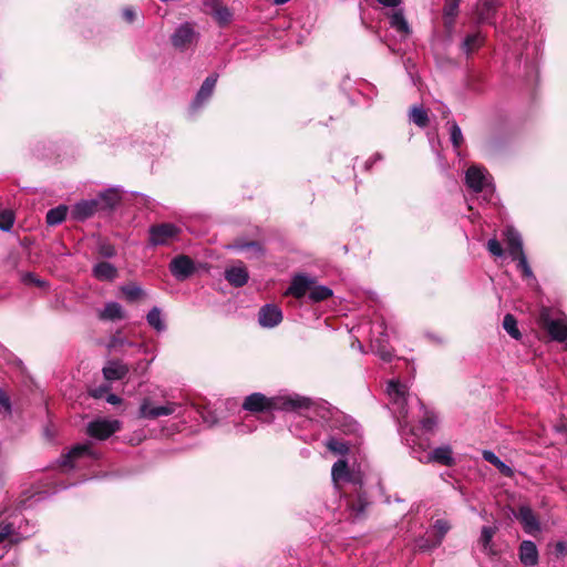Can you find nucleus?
I'll list each match as a JSON object with an SVG mask.
<instances>
[{"label": "nucleus", "instance_id": "nucleus-1", "mask_svg": "<svg viewBox=\"0 0 567 567\" xmlns=\"http://www.w3.org/2000/svg\"><path fill=\"white\" fill-rule=\"evenodd\" d=\"M538 323L553 340L567 346V318L565 315L551 308L543 307L539 311Z\"/></svg>", "mask_w": 567, "mask_h": 567}, {"label": "nucleus", "instance_id": "nucleus-2", "mask_svg": "<svg viewBox=\"0 0 567 567\" xmlns=\"http://www.w3.org/2000/svg\"><path fill=\"white\" fill-rule=\"evenodd\" d=\"M148 233L150 245L164 246L175 240L178 237L181 229L174 224L164 223L151 226Z\"/></svg>", "mask_w": 567, "mask_h": 567}, {"label": "nucleus", "instance_id": "nucleus-3", "mask_svg": "<svg viewBox=\"0 0 567 567\" xmlns=\"http://www.w3.org/2000/svg\"><path fill=\"white\" fill-rule=\"evenodd\" d=\"M386 392L392 404L395 406V412L399 414V417L405 419L408 415L406 403L409 396L406 385L399 381H390Z\"/></svg>", "mask_w": 567, "mask_h": 567}, {"label": "nucleus", "instance_id": "nucleus-4", "mask_svg": "<svg viewBox=\"0 0 567 567\" xmlns=\"http://www.w3.org/2000/svg\"><path fill=\"white\" fill-rule=\"evenodd\" d=\"M121 429L117 420L97 419L89 423L87 434L97 440H105Z\"/></svg>", "mask_w": 567, "mask_h": 567}, {"label": "nucleus", "instance_id": "nucleus-5", "mask_svg": "<svg viewBox=\"0 0 567 567\" xmlns=\"http://www.w3.org/2000/svg\"><path fill=\"white\" fill-rule=\"evenodd\" d=\"M197 39L198 33L189 22L181 24L171 37L173 45L179 50H185L195 44Z\"/></svg>", "mask_w": 567, "mask_h": 567}, {"label": "nucleus", "instance_id": "nucleus-6", "mask_svg": "<svg viewBox=\"0 0 567 567\" xmlns=\"http://www.w3.org/2000/svg\"><path fill=\"white\" fill-rule=\"evenodd\" d=\"M177 403L168 402L162 406H152L151 401L145 399L138 410L140 417L154 420L161 416H167L175 413Z\"/></svg>", "mask_w": 567, "mask_h": 567}, {"label": "nucleus", "instance_id": "nucleus-7", "mask_svg": "<svg viewBox=\"0 0 567 567\" xmlns=\"http://www.w3.org/2000/svg\"><path fill=\"white\" fill-rule=\"evenodd\" d=\"M465 182L468 188L480 193L488 185V174L484 168L473 165L466 171Z\"/></svg>", "mask_w": 567, "mask_h": 567}, {"label": "nucleus", "instance_id": "nucleus-8", "mask_svg": "<svg viewBox=\"0 0 567 567\" xmlns=\"http://www.w3.org/2000/svg\"><path fill=\"white\" fill-rule=\"evenodd\" d=\"M169 270L176 279L184 280L194 272L195 266L188 256L181 255L171 261Z\"/></svg>", "mask_w": 567, "mask_h": 567}, {"label": "nucleus", "instance_id": "nucleus-9", "mask_svg": "<svg viewBox=\"0 0 567 567\" xmlns=\"http://www.w3.org/2000/svg\"><path fill=\"white\" fill-rule=\"evenodd\" d=\"M419 460L423 463L435 462L445 466H451L454 463L452 449L449 445L436 447L424 456H419Z\"/></svg>", "mask_w": 567, "mask_h": 567}, {"label": "nucleus", "instance_id": "nucleus-10", "mask_svg": "<svg viewBox=\"0 0 567 567\" xmlns=\"http://www.w3.org/2000/svg\"><path fill=\"white\" fill-rule=\"evenodd\" d=\"M99 199H87L79 202L73 206L71 210L72 218L75 220H85L93 216L99 210Z\"/></svg>", "mask_w": 567, "mask_h": 567}, {"label": "nucleus", "instance_id": "nucleus-11", "mask_svg": "<svg viewBox=\"0 0 567 567\" xmlns=\"http://www.w3.org/2000/svg\"><path fill=\"white\" fill-rule=\"evenodd\" d=\"M315 284V280L305 275H296L289 288L286 291V295H291L295 298H302L310 292L311 286Z\"/></svg>", "mask_w": 567, "mask_h": 567}, {"label": "nucleus", "instance_id": "nucleus-12", "mask_svg": "<svg viewBox=\"0 0 567 567\" xmlns=\"http://www.w3.org/2000/svg\"><path fill=\"white\" fill-rule=\"evenodd\" d=\"M259 323L265 328H274L282 320L281 310L275 305H265L259 311Z\"/></svg>", "mask_w": 567, "mask_h": 567}, {"label": "nucleus", "instance_id": "nucleus-13", "mask_svg": "<svg viewBox=\"0 0 567 567\" xmlns=\"http://www.w3.org/2000/svg\"><path fill=\"white\" fill-rule=\"evenodd\" d=\"M274 402L261 393H252L248 395L243 408L250 412H261L272 409Z\"/></svg>", "mask_w": 567, "mask_h": 567}, {"label": "nucleus", "instance_id": "nucleus-14", "mask_svg": "<svg viewBox=\"0 0 567 567\" xmlns=\"http://www.w3.org/2000/svg\"><path fill=\"white\" fill-rule=\"evenodd\" d=\"M504 236L507 244L508 254L513 259H516L520 254H525L523 250V240L520 234L513 227H507L504 231Z\"/></svg>", "mask_w": 567, "mask_h": 567}, {"label": "nucleus", "instance_id": "nucleus-15", "mask_svg": "<svg viewBox=\"0 0 567 567\" xmlns=\"http://www.w3.org/2000/svg\"><path fill=\"white\" fill-rule=\"evenodd\" d=\"M501 0H478L476 4V14L480 22L493 23V18Z\"/></svg>", "mask_w": 567, "mask_h": 567}, {"label": "nucleus", "instance_id": "nucleus-16", "mask_svg": "<svg viewBox=\"0 0 567 567\" xmlns=\"http://www.w3.org/2000/svg\"><path fill=\"white\" fill-rule=\"evenodd\" d=\"M128 371V365L118 360L109 361L107 364L102 370L103 377L107 381L121 380L126 377Z\"/></svg>", "mask_w": 567, "mask_h": 567}, {"label": "nucleus", "instance_id": "nucleus-17", "mask_svg": "<svg viewBox=\"0 0 567 567\" xmlns=\"http://www.w3.org/2000/svg\"><path fill=\"white\" fill-rule=\"evenodd\" d=\"M217 82V74L209 75L202 84L199 91L196 94L195 100L192 103L193 109H198L205 103L213 94Z\"/></svg>", "mask_w": 567, "mask_h": 567}, {"label": "nucleus", "instance_id": "nucleus-18", "mask_svg": "<svg viewBox=\"0 0 567 567\" xmlns=\"http://www.w3.org/2000/svg\"><path fill=\"white\" fill-rule=\"evenodd\" d=\"M225 278L231 286L243 287L247 284L249 276L247 269L239 265L227 268L225 270Z\"/></svg>", "mask_w": 567, "mask_h": 567}, {"label": "nucleus", "instance_id": "nucleus-19", "mask_svg": "<svg viewBox=\"0 0 567 567\" xmlns=\"http://www.w3.org/2000/svg\"><path fill=\"white\" fill-rule=\"evenodd\" d=\"M519 559L525 566H535L538 563V550L532 540H524L519 546Z\"/></svg>", "mask_w": 567, "mask_h": 567}, {"label": "nucleus", "instance_id": "nucleus-20", "mask_svg": "<svg viewBox=\"0 0 567 567\" xmlns=\"http://www.w3.org/2000/svg\"><path fill=\"white\" fill-rule=\"evenodd\" d=\"M517 518L523 524L526 533H534L539 530V523L533 511L528 506H520L518 509Z\"/></svg>", "mask_w": 567, "mask_h": 567}, {"label": "nucleus", "instance_id": "nucleus-21", "mask_svg": "<svg viewBox=\"0 0 567 567\" xmlns=\"http://www.w3.org/2000/svg\"><path fill=\"white\" fill-rule=\"evenodd\" d=\"M93 276L101 281H113L117 277V269L107 261L97 262L92 269Z\"/></svg>", "mask_w": 567, "mask_h": 567}, {"label": "nucleus", "instance_id": "nucleus-22", "mask_svg": "<svg viewBox=\"0 0 567 567\" xmlns=\"http://www.w3.org/2000/svg\"><path fill=\"white\" fill-rule=\"evenodd\" d=\"M371 349L375 352L383 361H391L393 358L392 348L389 346L388 339L381 333V337L371 339Z\"/></svg>", "mask_w": 567, "mask_h": 567}, {"label": "nucleus", "instance_id": "nucleus-23", "mask_svg": "<svg viewBox=\"0 0 567 567\" xmlns=\"http://www.w3.org/2000/svg\"><path fill=\"white\" fill-rule=\"evenodd\" d=\"M90 446L91 445L89 443L75 445L65 455L62 456L61 465L73 467V462L75 460H78L81 456L91 454Z\"/></svg>", "mask_w": 567, "mask_h": 567}, {"label": "nucleus", "instance_id": "nucleus-24", "mask_svg": "<svg viewBox=\"0 0 567 567\" xmlns=\"http://www.w3.org/2000/svg\"><path fill=\"white\" fill-rule=\"evenodd\" d=\"M206 4L212 7V14L220 25L230 22L233 14L227 7L219 4L217 0H209Z\"/></svg>", "mask_w": 567, "mask_h": 567}, {"label": "nucleus", "instance_id": "nucleus-25", "mask_svg": "<svg viewBox=\"0 0 567 567\" xmlns=\"http://www.w3.org/2000/svg\"><path fill=\"white\" fill-rule=\"evenodd\" d=\"M310 405H311L310 399H308L306 396L297 395V394L284 398L282 403H281V406L285 410H290V411L309 409Z\"/></svg>", "mask_w": 567, "mask_h": 567}, {"label": "nucleus", "instance_id": "nucleus-26", "mask_svg": "<svg viewBox=\"0 0 567 567\" xmlns=\"http://www.w3.org/2000/svg\"><path fill=\"white\" fill-rule=\"evenodd\" d=\"M390 27L396 30L402 35H408L410 34L411 31L409 23L404 18L403 11L401 9L396 10L390 16Z\"/></svg>", "mask_w": 567, "mask_h": 567}, {"label": "nucleus", "instance_id": "nucleus-27", "mask_svg": "<svg viewBox=\"0 0 567 567\" xmlns=\"http://www.w3.org/2000/svg\"><path fill=\"white\" fill-rule=\"evenodd\" d=\"M497 532L495 526H483L481 529L480 544L485 553H493V537Z\"/></svg>", "mask_w": 567, "mask_h": 567}, {"label": "nucleus", "instance_id": "nucleus-28", "mask_svg": "<svg viewBox=\"0 0 567 567\" xmlns=\"http://www.w3.org/2000/svg\"><path fill=\"white\" fill-rule=\"evenodd\" d=\"M102 320H120L123 318L122 306L117 302H107L104 309L100 312Z\"/></svg>", "mask_w": 567, "mask_h": 567}, {"label": "nucleus", "instance_id": "nucleus-29", "mask_svg": "<svg viewBox=\"0 0 567 567\" xmlns=\"http://www.w3.org/2000/svg\"><path fill=\"white\" fill-rule=\"evenodd\" d=\"M483 458L486 462L493 464L505 476H512L513 470L503 461H501L494 452L487 450L483 451Z\"/></svg>", "mask_w": 567, "mask_h": 567}, {"label": "nucleus", "instance_id": "nucleus-30", "mask_svg": "<svg viewBox=\"0 0 567 567\" xmlns=\"http://www.w3.org/2000/svg\"><path fill=\"white\" fill-rule=\"evenodd\" d=\"M332 481L337 484L340 481H350L348 463L344 460L337 461L331 471Z\"/></svg>", "mask_w": 567, "mask_h": 567}, {"label": "nucleus", "instance_id": "nucleus-31", "mask_svg": "<svg viewBox=\"0 0 567 567\" xmlns=\"http://www.w3.org/2000/svg\"><path fill=\"white\" fill-rule=\"evenodd\" d=\"M369 505V502L364 494H358L355 501H349L348 506L352 512L354 518H360L364 515V512Z\"/></svg>", "mask_w": 567, "mask_h": 567}, {"label": "nucleus", "instance_id": "nucleus-32", "mask_svg": "<svg viewBox=\"0 0 567 567\" xmlns=\"http://www.w3.org/2000/svg\"><path fill=\"white\" fill-rule=\"evenodd\" d=\"M484 42V38L482 37V34L480 32H476V33H473V34H468L463 43H462V48L464 50V52L466 54H470L472 52H474L475 50H477Z\"/></svg>", "mask_w": 567, "mask_h": 567}, {"label": "nucleus", "instance_id": "nucleus-33", "mask_svg": "<svg viewBox=\"0 0 567 567\" xmlns=\"http://www.w3.org/2000/svg\"><path fill=\"white\" fill-rule=\"evenodd\" d=\"M66 214L68 207L64 205L52 208L47 213V223L51 226L59 225L65 219Z\"/></svg>", "mask_w": 567, "mask_h": 567}, {"label": "nucleus", "instance_id": "nucleus-34", "mask_svg": "<svg viewBox=\"0 0 567 567\" xmlns=\"http://www.w3.org/2000/svg\"><path fill=\"white\" fill-rule=\"evenodd\" d=\"M332 296V290L326 286H316L315 284L311 286L309 292V299L312 302H320L327 300Z\"/></svg>", "mask_w": 567, "mask_h": 567}, {"label": "nucleus", "instance_id": "nucleus-35", "mask_svg": "<svg viewBox=\"0 0 567 567\" xmlns=\"http://www.w3.org/2000/svg\"><path fill=\"white\" fill-rule=\"evenodd\" d=\"M410 120L419 127H425L429 124L427 112L422 106H413L410 111Z\"/></svg>", "mask_w": 567, "mask_h": 567}, {"label": "nucleus", "instance_id": "nucleus-36", "mask_svg": "<svg viewBox=\"0 0 567 567\" xmlns=\"http://www.w3.org/2000/svg\"><path fill=\"white\" fill-rule=\"evenodd\" d=\"M146 320L151 327H153L157 331L165 330V323L162 319V312L161 309L157 307L152 308L147 316Z\"/></svg>", "mask_w": 567, "mask_h": 567}, {"label": "nucleus", "instance_id": "nucleus-37", "mask_svg": "<svg viewBox=\"0 0 567 567\" xmlns=\"http://www.w3.org/2000/svg\"><path fill=\"white\" fill-rule=\"evenodd\" d=\"M451 525L445 519H436L433 524V530L435 532V540L434 546H440L442 544L443 538L450 530Z\"/></svg>", "mask_w": 567, "mask_h": 567}, {"label": "nucleus", "instance_id": "nucleus-38", "mask_svg": "<svg viewBox=\"0 0 567 567\" xmlns=\"http://www.w3.org/2000/svg\"><path fill=\"white\" fill-rule=\"evenodd\" d=\"M503 327L511 337L516 340L520 339L522 334L517 328V321L513 315L507 313L504 317Z\"/></svg>", "mask_w": 567, "mask_h": 567}, {"label": "nucleus", "instance_id": "nucleus-39", "mask_svg": "<svg viewBox=\"0 0 567 567\" xmlns=\"http://www.w3.org/2000/svg\"><path fill=\"white\" fill-rule=\"evenodd\" d=\"M326 446L329 451L338 455H346L349 452V446L344 441L330 437L326 442Z\"/></svg>", "mask_w": 567, "mask_h": 567}, {"label": "nucleus", "instance_id": "nucleus-40", "mask_svg": "<svg viewBox=\"0 0 567 567\" xmlns=\"http://www.w3.org/2000/svg\"><path fill=\"white\" fill-rule=\"evenodd\" d=\"M99 200L103 202L105 208H113L120 202V196L114 189H107L100 194Z\"/></svg>", "mask_w": 567, "mask_h": 567}, {"label": "nucleus", "instance_id": "nucleus-41", "mask_svg": "<svg viewBox=\"0 0 567 567\" xmlns=\"http://www.w3.org/2000/svg\"><path fill=\"white\" fill-rule=\"evenodd\" d=\"M234 248H237L239 250H249L251 252V257L259 258L264 255V249L261 245L257 241H249V243H237L234 245Z\"/></svg>", "mask_w": 567, "mask_h": 567}, {"label": "nucleus", "instance_id": "nucleus-42", "mask_svg": "<svg viewBox=\"0 0 567 567\" xmlns=\"http://www.w3.org/2000/svg\"><path fill=\"white\" fill-rule=\"evenodd\" d=\"M121 290L128 301H135L144 293L143 289L135 284L125 285L121 288Z\"/></svg>", "mask_w": 567, "mask_h": 567}, {"label": "nucleus", "instance_id": "nucleus-43", "mask_svg": "<svg viewBox=\"0 0 567 567\" xmlns=\"http://www.w3.org/2000/svg\"><path fill=\"white\" fill-rule=\"evenodd\" d=\"M460 2H461V0H446L445 1L444 8H443V13L446 19L447 18L451 19L450 24L453 23L455 17L457 16Z\"/></svg>", "mask_w": 567, "mask_h": 567}, {"label": "nucleus", "instance_id": "nucleus-44", "mask_svg": "<svg viewBox=\"0 0 567 567\" xmlns=\"http://www.w3.org/2000/svg\"><path fill=\"white\" fill-rule=\"evenodd\" d=\"M515 260H517V267L522 271L523 277L534 279V274L528 265L526 255L520 254Z\"/></svg>", "mask_w": 567, "mask_h": 567}, {"label": "nucleus", "instance_id": "nucleus-45", "mask_svg": "<svg viewBox=\"0 0 567 567\" xmlns=\"http://www.w3.org/2000/svg\"><path fill=\"white\" fill-rule=\"evenodd\" d=\"M14 223V216L11 210L0 212V229L8 231L12 228Z\"/></svg>", "mask_w": 567, "mask_h": 567}, {"label": "nucleus", "instance_id": "nucleus-46", "mask_svg": "<svg viewBox=\"0 0 567 567\" xmlns=\"http://www.w3.org/2000/svg\"><path fill=\"white\" fill-rule=\"evenodd\" d=\"M451 142L455 148H458L463 143V134L460 126L453 122L450 128Z\"/></svg>", "mask_w": 567, "mask_h": 567}, {"label": "nucleus", "instance_id": "nucleus-47", "mask_svg": "<svg viewBox=\"0 0 567 567\" xmlns=\"http://www.w3.org/2000/svg\"><path fill=\"white\" fill-rule=\"evenodd\" d=\"M486 247L487 250L495 257H502L504 254L501 243L495 238L489 239Z\"/></svg>", "mask_w": 567, "mask_h": 567}, {"label": "nucleus", "instance_id": "nucleus-48", "mask_svg": "<svg viewBox=\"0 0 567 567\" xmlns=\"http://www.w3.org/2000/svg\"><path fill=\"white\" fill-rule=\"evenodd\" d=\"M422 427L426 431H432L436 425V416L434 414H425L421 421Z\"/></svg>", "mask_w": 567, "mask_h": 567}, {"label": "nucleus", "instance_id": "nucleus-49", "mask_svg": "<svg viewBox=\"0 0 567 567\" xmlns=\"http://www.w3.org/2000/svg\"><path fill=\"white\" fill-rule=\"evenodd\" d=\"M415 546L420 549V550H429V549H432V548H435L436 546H434V540L431 542L429 538L422 536L420 538L416 539L415 542Z\"/></svg>", "mask_w": 567, "mask_h": 567}, {"label": "nucleus", "instance_id": "nucleus-50", "mask_svg": "<svg viewBox=\"0 0 567 567\" xmlns=\"http://www.w3.org/2000/svg\"><path fill=\"white\" fill-rule=\"evenodd\" d=\"M12 535V525L11 524H0V544L3 543L7 538Z\"/></svg>", "mask_w": 567, "mask_h": 567}, {"label": "nucleus", "instance_id": "nucleus-51", "mask_svg": "<svg viewBox=\"0 0 567 567\" xmlns=\"http://www.w3.org/2000/svg\"><path fill=\"white\" fill-rule=\"evenodd\" d=\"M0 410L8 413L11 411L10 400L2 389H0Z\"/></svg>", "mask_w": 567, "mask_h": 567}, {"label": "nucleus", "instance_id": "nucleus-52", "mask_svg": "<svg viewBox=\"0 0 567 567\" xmlns=\"http://www.w3.org/2000/svg\"><path fill=\"white\" fill-rule=\"evenodd\" d=\"M110 389L109 385H105V386H100L97 389H94L91 391V395L95 399H101L104 394V392H107Z\"/></svg>", "mask_w": 567, "mask_h": 567}, {"label": "nucleus", "instance_id": "nucleus-53", "mask_svg": "<svg viewBox=\"0 0 567 567\" xmlns=\"http://www.w3.org/2000/svg\"><path fill=\"white\" fill-rule=\"evenodd\" d=\"M122 14L127 22H133L135 19V11L131 8H125Z\"/></svg>", "mask_w": 567, "mask_h": 567}, {"label": "nucleus", "instance_id": "nucleus-54", "mask_svg": "<svg viewBox=\"0 0 567 567\" xmlns=\"http://www.w3.org/2000/svg\"><path fill=\"white\" fill-rule=\"evenodd\" d=\"M380 4L390 8H396L401 4V0H377Z\"/></svg>", "mask_w": 567, "mask_h": 567}, {"label": "nucleus", "instance_id": "nucleus-55", "mask_svg": "<svg viewBox=\"0 0 567 567\" xmlns=\"http://www.w3.org/2000/svg\"><path fill=\"white\" fill-rule=\"evenodd\" d=\"M101 254H102L104 257L110 258V257H113V256L115 255V249H114V247H112V246H110V245H109V246H103V247L101 248Z\"/></svg>", "mask_w": 567, "mask_h": 567}, {"label": "nucleus", "instance_id": "nucleus-56", "mask_svg": "<svg viewBox=\"0 0 567 567\" xmlns=\"http://www.w3.org/2000/svg\"><path fill=\"white\" fill-rule=\"evenodd\" d=\"M106 402L113 405L120 404L122 402V399L113 393L107 394Z\"/></svg>", "mask_w": 567, "mask_h": 567}, {"label": "nucleus", "instance_id": "nucleus-57", "mask_svg": "<svg viewBox=\"0 0 567 567\" xmlns=\"http://www.w3.org/2000/svg\"><path fill=\"white\" fill-rule=\"evenodd\" d=\"M557 550L560 551V553H564L566 550V546L564 543H558L557 544Z\"/></svg>", "mask_w": 567, "mask_h": 567}, {"label": "nucleus", "instance_id": "nucleus-58", "mask_svg": "<svg viewBox=\"0 0 567 567\" xmlns=\"http://www.w3.org/2000/svg\"><path fill=\"white\" fill-rule=\"evenodd\" d=\"M289 0H274V3H276V4H285Z\"/></svg>", "mask_w": 567, "mask_h": 567}]
</instances>
